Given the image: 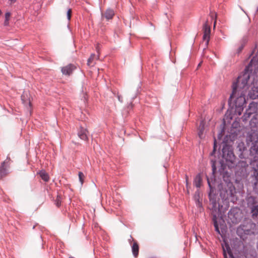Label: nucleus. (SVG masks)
Wrapping results in <instances>:
<instances>
[{
	"label": "nucleus",
	"mask_w": 258,
	"mask_h": 258,
	"mask_svg": "<svg viewBox=\"0 0 258 258\" xmlns=\"http://www.w3.org/2000/svg\"><path fill=\"white\" fill-rule=\"evenodd\" d=\"M253 59L245 68L242 75H239L232 84V92L228 99L229 106L234 108V105L244 106L246 104L245 95L248 89V81L252 73V66Z\"/></svg>",
	"instance_id": "obj_1"
},
{
	"label": "nucleus",
	"mask_w": 258,
	"mask_h": 258,
	"mask_svg": "<svg viewBox=\"0 0 258 258\" xmlns=\"http://www.w3.org/2000/svg\"><path fill=\"white\" fill-rule=\"evenodd\" d=\"M226 138L224 139L222 143V159L220 161L221 167L223 169L226 166L229 169L234 167L236 165V157L234 154L232 146L228 145Z\"/></svg>",
	"instance_id": "obj_2"
},
{
	"label": "nucleus",
	"mask_w": 258,
	"mask_h": 258,
	"mask_svg": "<svg viewBox=\"0 0 258 258\" xmlns=\"http://www.w3.org/2000/svg\"><path fill=\"white\" fill-rule=\"evenodd\" d=\"M207 180L210 188L209 198L210 205H211L210 210L212 212L213 216L215 214H216L217 216H219L221 213L220 209L222 207V206H221L219 204L220 199L218 195L214 193L215 189L212 186L208 178L207 179Z\"/></svg>",
	"instance_id": "obj_3"
},
{
	"label": "nucleus",
	"mask_w": 258,
	"mask_h": 258,
	"mask_svg": "<svg viewBox=\"0 0 258 258\" xmlns=\"http://www.w3.org/2000/svg\"><path fill=\"white\" fill-rule=\"evenodd\" d=\"M247 141L251 143L249 148L250 163L258 162V135L250 134L247 138Z\"/></svg>",
	"instance_id": "obj_4"
},
{
	"label": "nucleus",
	"mask_w": 258,
	"mask_h": 258,
	"mask_svg": "<svg viewBox=\"0 0 258 258\" xmlns=\"http://www.w3.org/2000/svg\"><path fill=\"white\" fill-rule=\"evenodd\" d=\"M235 193V188L232 183L228 184L226 187L223 188L220 190V196L223 200H229L233 198Z\"/></svg>",
	"instance_id": "obj_5"
},
{
	"label": "nucleus",
	"mask_w": 258,
	"mask_h": 258,
	"mask_svg": "<svg viewBox=\"0 0 258 258\" xmlns=\"http://www.w3.org/2000/svg\"><path fill=\"white\" fill-rule=\"evenodd\" d=\"M252 224L251 223H246L240 224L237 228V234L241 238H243L244 235H250L252 231L250 229Z\"/></svg>",
	"instance_id": "obj_6"
},
{
	"label": "nucleus",
	"mask_w": 258,
	"mask_h": 258,
	"mask_svg": "<svg viewBox=\"0 0 258 258\" xmlns=\"http://www.w3.org/2000/svg\"><path fill=\"white\" fill-rule=\"evenodd\" d=\"M250 165L253 171V173L251 175V177L252 178L251 182L253 184V189H256L258 184V162L254 163H250Z\"/></svg>",
	"instance_id": "obj_7"
},
{
	"label": "nucleus",
	"mask_w": 258,
	"mask_h": 258,
	"mask_svg": "<svg viewBox=\"0 0 258 258\" xmlns=\"http://www.w3.org/2000/svg\"><path fill=\"white\" fill-rule=\"evenodd\" d=\"M204 35L203 36V40L206 41V45H208L210 37L211 29L207 22L203 25Z\"/></svg>",
	"instance_id": "obj_8"
},
{
	"label": "nucleus",
	"mask_w": 258,
	"mask_h": 258,
	"mask_svg": "<svg viewBox=\"0 0 258 258\" xmlns=\"http://www.w3.org/2000/svg\"><path fill=\"white\" fill-rule=\"evenodd\" d=\"M75 69L76 67L74 65L69 64L61 68V71L63 75L70 76Z\"/></svg>",
	"instance_id": "obj_9"
},
{
	"label": "nucleus",
	"mask_w": 258,
	"mask_h": 258,
	"mask_svg": "<svg viewBox=\"0 0 258 258\" xmlns=\"http://www.w3.org/2000/svg\"><path fill=\"white\" fill-rule=\"evenodd\" d=\"M225 168H223L221 167L219 169V171L220 172V175L222 176L223 180L228 184L232 183L230 182V176L228 171H224Z\"/></svg>",
	"instance_id": "obj_10"
},
{
	"label": "nucleus",
	"mask_w": 258,
	"mask_h": 258,
	"mask_svg": "<svg viewBox=\"0 0 258 258\" xmlns=\"http://www.w3.org/2000/svg\"><path fill=\"white\" fill-rule=\"evenodd\" d=\"M247 111V113L248 114L252 115L257 112V103L252 102L249 103L248 105V107L246 110Z\"/></svg>",
	"instance_id": "obj_11"
},
{
	"label": "nucleus",
	"mask_w": 258,
	"mask_h": 258,
	"mask_svg": "<svg viewBox=\"0 0 258 258\" xmlns=\"http://www.w3.org/2000/svg\"><path fill=\"white\" fill-rule=\"evenodd\" d=\"M114 15V11L110 8L107 9L106 11L102 14V18H105L107 20L112 19Z\"/></svg>",
	"instance_id": "obj_12"
},
{
	"label": "nucleus",
	"mask_w": 258,
	"mask_h": 258,
	"mask_svg": "<svg viewBox=\"0 0 258 258\" xmlns=\"http://www.w3.org/2000/svg\"><path fill=\"white\" fill-rule=\"evenodd\" d=\"M248 95L251 99L258 98V87H252L249 90Z\"/></svg>",
	"instance_id": "obj_13"
},
{
	"label": "nucleus",
	"mask_w": 258,
	"mask_h": 258,
	"mask_svg": "<svg viewBox=\"0 0 258 258\" xmlns=\"http://www.w3.org/2000/svg\"><path fill=\"white\" fill-rule=\"evenodd\" d=\"M21 100L25 106L26 107H30L31 102L27 92H24L23 94L21 95Z\"/></svg>",
	"instance_id": "obj_14"
},
{
	"label": "nucleus",
	"mask_w": 258,
	"mask_h": 258,
	"mask_svg": "<svg viewBox=\"0 0 258 258\" xmlns=\"http://www.w3.org/2000/svg\"><path fill=\"white\" fill-rule=\"evenodd\" d=\"M247 205L250 209H251L253 206H255L256 204V198L253 196H249L246 198Z\"/></svg>",
	"instance_id": "obj_15"
},
{
	"label": "nucleus",
	"mask_w": 258,
	"mask_h": 258,
	"mask_svg": "<svg viewBox=\"0 0 258 258\" xmlns=\"http://www.w3.org/2000/svg\"><path fill=\"white\" fill-rule=\"evenodd\" d=\"M8 163V162L4 161L1 164L0 167V178H2L8 174V170L5 167V165Z\"/></svg>",
	"instance_id": "obj_16"
},
{
	"label": "nucleus",
	"mask_w": 258,
	"mask_h": 258,
	"mask_svg": "<svg viewBox=\"0 0 258 258\" xmlns=\"http://www.w3.org/2000/svg\"><path fill=\"white\" fill-rule=\"evenodd\" d=\"M87 133L88 131L86 129L81 127L80 130L78 132V135L81 139L86 141L88 139Z\"/></svg>",
	"instance_id": "obj_17"
},
{
	"label": "nucleus",
	"mask_w": 258,
	"mask_h": 258,
	"mask_svg": "<svg viewBox=\"0 0 258 258\" xmlns=\"http://www.w3.org/2000/svg\"><path fill=\"white\" fill-rule=\"evenodd\" d=\"M202 181V179L201 174L199 173L194 179V184L197 187L199 188L201 186Z\"/></svg>",
	"instance_id": "obj_18"
},
{
	"label": "nucleus",
	"mask_w": 258,
	"mask_h": 258,
	"mask_svg": "<svg viewBox=\"0 0 258 258\" xmlns=\"http://www.w3.org/2000/svg\"><path fill=\"white\" fill-rule=\"evenodd\" d=\"M237 148L238 149L239 151V153L238 154V156L240 158L243 159L244 158V156L243 155V152L245 150V147H244L243 144H239L237 147Z\"/></svg>",
	"instance_id": "obj_19"
},
{
	"label": "nucleus",
	"mask_w": 258,
	"mask_h": 258,
	"mask_svg": "<svg viewBox=\"0 0 258 258\" xmlns=\"http://www.w3.org/2000/svg\"><path fill=\"white\" fill-rule=\"evenodd\" d=\"M217 216L216 214H215L213 216L212 221L213 222L214 226L215 227V231L218 233L220 234V231L219 228L218 224L217 222Z\"/></svg>",
	"instance_id": "obj_20"
},
{
	"label": "nucleus",
	"mask_w": 258,
	"mask_h": 258,
	"mask_svg": "<svg viewBox=\"0 0 258 258\" xmlns=\"http://www.w3.org/2000/svg\"><path fill=\"white\" fill-rule=\"evenodd\" d=\"M132 250L134 256L136 257L139 254V245L137 242H134L132 246Z\"/></svg>",
	"instance_id": "obj_21"
},
{
	"label": "nucleus",
	"mask_w": 258,
	"mask_h": 258,
	"mask_svg": "<svg viewBox=\"0 0 258 258\" xmlns=\"http://www.w3.org/2000/svg\"><path fill=\"white\" fill-rule=\"evenodd\" d=\"M40 176L41 179L45 182L48 181L49 177L48 174L44 170H41L39 172Z\"/></svg>",
	"instance_id": "obj_22"
},
{
	"label": "nucleus",
	"mask_w": 258,
	"mask_h": 258,
	"mask_svg": "<svg viewBox=\"0 0 258 258\" xmlns=\"http://www.w3.org/2000/svg\"><path fill=\"white\" fill-rule=\"evenodd\" d=\"M243 108L244 106H241L239 105H234L233 109H234V112L235 114H237L238 115H240L241 114Z\"/></svg>",
	"instance_id": "obj_23"
},
{
	"label": "nucleus",
	"mask_w": 258,
	"mask_h": 258,
	"mask_svg": "<svg viewBox=\"0 0 258 258\" xmlns=\"http://www.w3.org/2000/svg\"><path fill=\"white\" fill-rule=\"evenodd\" d=\"M98 59L99 56H96V55L94 53L91 54L90 57L88 58L87 61V65L88 66H93L94 64L93 63V60L95 59Z\"/></svg>",
	"instance_id": "obj_24"
},
{
	"label": "nucleus",
	"mask_w": 258,
	"mask_h": 258,
	"mask_svg": "<svg viewBox=\"0 0 258 258\" xmlns=\"http://www.w3.org/2000/svg\"><path fill=\"white\" fill-rule=\"evenodd\" d=\"M252 217H258V205L253 206L250 209Z\"/></svg>",
	"instance_id": "obj_25"
},
{
	"label": "nucleus",
	"mask_w": 258,
	"mask_h": 258,
	"mask_svg": "<svg viewBox=\"0 0 258 258\" xmlns=\"http://www.w3.org/2000/svg\"><path fill=\"white\" fill-rule=\"evenodd\" d=\"M199 132H198V135L200 138H202L203 131L204 130V121H201L200 122L199 127Z\"/></svg>",
	"instance_id": "obj_26"
},
{
	"label": "nucleus",
	"mask_w": 258,
	"mask_h": 258,
	"mask_svg": "<svg viewBox=\"0 0 258 258\" xmlns=\"http://www.w3.org/2000/svg\"><path fill=\"white\" fill-rule=\"evenodd\" d=\"M139 88H140V87H139L138 88L137 90L136 91V94L133 97H132V101L130 103V104H128V105L127 106V109H131L133 108V104L132 102L135 99V98L137 97V94H138V93H139Z\"/></svg>",
	"instance_id": "obj_27"
},
{
	"label": "nucleus",
	"mask_w": 258,
	"mask_h": 258,
	"mask_svg": "<svg viewBox=\"0 0 258 258\" xmlns=\"http://www.w3.org/2000/svg\"><path fill=\"white\" fill-rule=\"evenodd\" d=\"M226 247L227 251V253L229 254V258H235L233 255L232 252L231 251L230 247H229L228 244L226 245Z\"/></svg>",
	"instance_id": "obj_28"
},
{
	"label": "nucleus",
	"mask_w": 258,
	"mask_h": 258,
	"mask_svg": "<svg viewBox=\"0 0 258 258\" xmlns=\"http://www.w3.org/2000/svg\"><path fill=\"white\" fill-rule=\"evenodd\" d=\"M217 147V140L215 138H214V146H213V152L211 153V156H213L215 153V152L216 151V148Z\"/></svg>",
	"instance_id": "obj_29"
},
{
	"label": "nucleus",
	"mask_w": 258,
	"mask_h": 258,
	"mask_svg": "<svg viewBox=\"0 0 258 258\" xmlns=\"http://www.w3.org/2000/svg\"><path fill=\"white\" fill-rule=\"evenodd\" d=\"M55 204L57 207H59L61 205V197L60 196L57 195L56 199L55 201Z\"/></svg>",
	"instance_id": "obj_30"
},
{
	"label": "nucleus",
	"mask_w": 258,
	"mask_h": 258,
	"mask_svg": "<svg viewBox=\"0 0 258 258\" xmlns=\"http://www.w3.org/2000/svg\"><path fill=\"white\" fill-rule=\"evenodd\" d=\"M79 177L80 182L81 185H82L84 182V175L82 172H79Z\"/></svg>",
	"instance_id": "obj_31"
},
{
	"label": "nucleus",
	"mask_w": 258,
	"mask_h": 258,
	"mask_svg": "<svg viewBox=\"0 0 258 258\" xmlns=\"http://www.w3.org/2000/svg\"><path fill=\"white\" fill-rule=\"evenodd\" d=\"M251 115V114H248V113H247V111L246 110L245 112L244 113V114H243V115L242 116V121H246L247 118H249Z\"/></svg>",
	"instance_id": "obj_32"
},
{
	"label": "nucleus",
	"mask_w": 258,
	"mask_h": 258,
	"mask_svg": "<svg viewBox=\"0 0 258 258\" xmlns=\"http://www.w3.org/2000/svg\"><path fill=\"white\" fill-rule=\"evenodd\" d=\"M223 132H224V128H223L221 130L220 132L218 134V137H217V140H220V141L221 140V138L222 137V134H223Z\"/></svg>",
	"instance_id": "obj_33"
},
{
	"label": "nucleus",
	"mask_w": 258,
	"mask_h": 258,
	"mask_svg": "<svg viewBox=\"0 0 258 258\" xmlns=\"http://www.w3.org/2000/svg\"><path fill=\"white\" fill-rule=\"evenodd\" d=\"M71 14H72V10L71 9H69L67 11V19L69 21L71 18Z\"/></svg>",
	"instance_id": "obj_34"
},
{
	"label": "nucleus",
	"mask_w": 258,
	"mask_h": 258,
	"mask_svg": "<svg viewBox=\"0 0 258 258\" xmlns=\"http://www.w3.org/2000/svg\"><path fill=\"white\" fill-rule=\"evenodd\" d=\"M10 16H11V13L10 12H7L5 14V20H9Z\"/></svg>",
	"instance_id": "obj_35"
},
{
	"label": "nucleus",
	"mask_w": 258,
	"mask_h": 258,
	"mask_svg": "<svg viewBox=\"0 0 258 258\" xmlns=\"http://www.w3.org/2000/svg\"><path fill=\"white\" fill-rule=\"evenodd\" d=\"M228 217L230 218V219H231V216H233V217H234V215H233V211L232 209H231L229 212H228Z\"/></svg>",
	"instance_id": "obj_36"
},
{
	"label": "nucleus",
	"mask_w": 258,
	"mask_h": 258,
	"mask_svg": "<svg viewBox=\"0 0 258 258\" xmlns=\"http://www.w3.org/2000/svg\"><path fill=\"white\" fill-rule=\"evenodd\" d=\"M243 47H244L243 45H241L237 49V53H240L243 49Z\"/></svg>",
	"instance_id": "obj_37"
},
{
	"label": "nucleus",
	"mask_w": 258,
	"mask_h": 258,
	"mask_svg": "<svg viewBox=\"0 0 258 258\" xmlns=\"http://www.w3.org/2000/svg\"><path fill=\"white\" fill-rule=\"evenodd\" d=\"M117 97L118 100V101L119 102H122L123 100H122V97H121V95H119L117 94Z\"/></svg>",
	"instance_id": "obj_38"
},
{
	"label": "nucleus",
	"mask_w": 258,
	"mask_h": 258,
	"mask_svg": "<svg viewBox=\"0 0 258 258\" xmlns=\"http://www.w3.org/2000/svg\"><path fill=\"white\" fill-rule=\"evenodd\" d=\"M212 170L213 173H215L216 171V167L214 163L212 164Z\"/></svg>",
	"instance_id": "obj_39"
},
{
	"label": "nucleus",
	"mask_w": 258,
	"mask_h": 258,
	"mask_svg": "<svg viewBox=\"0 0 258 258\" xmlns=\"http://www.w3.org/2000/svg\"><path fill=\"white\" fill-rule=\"evenodd\" d=\"M223 255H224V258H228L227 253H226L225 250L224 248H223Z\"/></svg>",
	"instance_id": "obj_40"
},
{
	"label": "nucleus",
	"mask_w": 258,
	"mask_h": 258,
	"mask_svg": "<svg viewBox=\"0 0 258 258\" xmlns=\"http://www.w3.org/2000/svg\"><path fill=\"white\" fill-rule=\"evenodd\" d=\"M9 20H5V22H4V25L5 26H8L9 25Z\"/></svg>",
	"instance_id": "obj_41"
},
{
	"label": "nucleus",
	"mask_w": 258,
	"mask_h": 258,
	"mask_svg": "<svg viewBox=\"0 0 258 258\" xmlns=\"http://www.w3.org/2000/svg\"><path fill=\"white\" fill-rule=\"evenodd\" d=\"M96 49L97 52L99 53V44H97L96 45Z\"/></svg>",
	"instance_id": "obj_42"
},
{
	"label": "nucleus",
	"mask_w": 258,
	"mask_h": 258,
	"mask_svg": "<svg viewBox=\"0 0 258 258\" xmlns=\"http://www.w3.org/2000/svg\"><path fill=\"white\" fill-rule=\"evenodd\" d=\"M241 164L242 166H245V165L246 164V163L245 162H244V161H242Z\"/></svg>",
	"instance_id": "obj_43"
},
{
	"label": "nucleus",
	"mask_w": 258,
	"mask_h": 258,
	"mask_svg": "<svg viewBox=\"0 0 258 258\" xmlns=\"http://www.w3.org/2000/svg\"><path fill=\"white\" fill-rule=\"evenodd\" d=\"M11 4H14L16 2V0H9Z\"/></svg>",
	"instance_id": "obj_44"
},
{
	"label": "nucleus",
	"mask_w": 258,
	"mask_h": 258,
	"mask_svg": "<svg viewBox=\"0 0 258 258\" xmlns=\"http://www.w3.org/2000/svg\"><path fill=\"white\" fill-rule=\"evenodd\" d=\"M130 242H131V240H133V238H132V237L131 236H130V239H128Z\"/></svg>",
	"instance_id": "obj_45"
},
{
	"label": "nucleus",
	"mask_w": 258,
	"mask_h": 258,
	"mask_svg": "<svg viewBox=\"0 0 258 258\" xmlns=\"http://www.w3.org/2000/svg\"><path fill=\"white\" fill-rule=\"evenodd\" d=\"M7 160H10V157H7Z\"/></svg>",
	"instance_id": "obj_46"
},
{
	"label": "nucleus",
	"mask_w": 258,
	"mask_h": 258,
	"mask_svg": "<svg viewBox=\"0 0 258 258\" xmlns=\"http://www.w3.org/2000/svg\"><path fill=\"white\" fill-rule=\"evenodd\" d=\"M97 226H98V224H95V227H97Z\"/></svg>",
	"instance_id": "obj_47"
},
{
	"label": "nucleus",
	"mask_w": 258,
	"mask_h": 258,
	"mask_svg": "<svg viewBox=\"0 0 258 258\" xmlns=\"http://www.w3.org/2000/svg\"><path fill=\"white\" fill-rule=\"evenodd\" d=\"M241 10H242V11H243L246 14L245 12L244 11L243 9H241Z\"/></svg>",
	"instance_id": "obj_48"
},
{
	"label": "nucleus",
	"mask_w": 258,
	"mask_h": 258,
	"mask_svg": "<svg viewBox=\"0 0 258 258\" xmlns=\"http://www.w3.org/2000/svg\"><path fill=\"white\" fill-rule=\"evenodd\" d=\"M1 14H2V11H1V10H0V15H1Z\"/></svg>",
	"instance_id": "obj_49"
},
{
	"label": "nucleus",
	"mask_w": 258,
	"mask_h": 258,
	"mask_svg": "<svg viewBox=\"0 0 258 258\" xmlns=\"http://www.w3.org/2000/svg\"><path fill=\"white\" fill-rule=\"evenodd\" d=\"M256 11H258V7L257 8Z\"/></svg>",
	"instance_id": "obj_50"
}]
</instances>
